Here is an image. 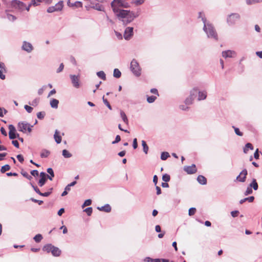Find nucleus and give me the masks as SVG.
I'll use <instances>...</instances> for the list:
<instances>
[{
    "label": "nucleus",
    "instance_id": "1",
    "mask_svg": "<svg viewBox=\"0 0 262 262\" xmlns=\"http://www.w3.org/2000/svg\"><path fill=\"white\" fill-rule=\"evenodd\" d=\"M111 6L116 16L123 19L122 21L125 25L132 22L136 17L133 12L120 9L121 7H127L126 4L122 0H114L111 3Z\"/></svg>",
    "mask_w": 262,
    "mask_h": 262
},
{
    "label": "nucleus",
    "instance_id": "2",
    "mask_svg": "<svg viewBox=\"0 0 262 262\" xmlns=\"http://www.w3.org/2000/svg\"><path fill=\"white\" fill-rule=\"evenodd\" d=\"M11 6L13 8L18 9L20 11H23L26 9L27 11L29 10L31 4L27 6L23 2L18 0H13L11 2Z\"/></svg>",
    "mask_w": 262,
    "mask_h": 262
},
{
    "label": "nucleus",
    "instance_id": "3",
    "mask_svg": "<svg viewBox=\"0 0 262 262\" xmlns=\"http://www.w3.org/2000/svg\"><path fill=\"white\" fill-rule=\"evenodd\" d=\"M130 69L136 76H139L140 75L141 69L138 62L135 59H133L131 61Z\"/></svg>",
    "mask_w": 262,
    "mask_h": 262
},
{
    "label": "nucleus",
    "instance_id": "4",
    "mask_svg": "<svg viewBox=\"0 0 262 262\" xmlns=\"http://www.w3.org/2000/svg\"><path fill=\"white\" fill-rule=\"evenodd\" d=\"M204 30L206 32L209 37H212L215 39H217V35L213 27L211 25H204Z\"/></svg>",
    "mask_w": 262,
    "mask_h": 262
},
{
    "label": "nucleus",
    "instance_id": "5",
    "mask_svg": "<svg viewBox=\"0 0 262 262\" xmlns=\"http://www.w3.org/2000/svg\"><path fill=\"white\" fill-rule=\"evenodd\" d=\"M32 126H31L29 124L25 122H19L18 124V130L19 132L24 133H30L32 130Z\"/></svg>",
    "mask_w": 262,
    "mask_h": 262
},
{
    "label": "nucleus",
    "instance_id": "6",
    "mask_svg": "<svg viewBox=\"0 0 262 262\" xmlns=\"http://www.w3.org/2000/svg\"><path fill=\"white\" fill-rule=\"evenodd\" d=\"M239 15L237 13H234L230 15L227 19V22L229 25L235 24L239 20Z\"/></svg>",
    "mask_w": 262,
    "mask_h": 262
},
{
    "label": "nucleus",
    "instance_id": "7",
    "mask_svg": "<svg viewBox=\"0 0 262 262\" xmlns=\"http://www.w3.org/2000/svg\"><path fill=\"white\" fill-rule=\"evenodd\" d=\"M9 136L10 139H14L19 137L18 134H16V129L15 127L13 125H9Z\"/></svg>",
    "mask_w": 262,
    "mask_h": 262
},
{
    "label": "nucleus",
    "instance_id": "8",
    "mask_svg": "<svg viewBox=\"0 0 262 262\" xmlns=\"http://www.w3.org/2000/svg\"><path fill=\"white\" fill-rule=\"evenodd\" d=\"M184 170L189 174L195 173L197 171V169L195 164H192L191 166H184Z\"/></svg>",
    "mask_w": 262,
    "mask_h": 262
},
{
    "label": "nucleus",
    "instance_id": "9",
    "mask_svg": "<svg viewBox=\"0 0 262 262\" xmlns=\"http://www.w3.org/2000/svg\"><path fill=\"white\" fill-rule=\"evenodd\" d=\"M247 174V170L246 169H243L239 174L236 177V180L241 182H245Z\"/></svg>",
    "mask_w": 262,
    "mask_h": 262
},
{
    "label": "nucleus",
    "instance_id": "10",
    "mask_svg": "<svg viewBox=\"0 0 262 262\" xmlns=\"http://www.w3.org/2000/svg\"><path fill=\"white\" fill-rule=\"evenodd\" d=\"M133 35V28L127 27L126 28L124 33V37L126 40L129 39Z\"/></svg>",
    "mask_w": 262,
    "mask_h": 262
},
{
    "label": "nucleus",
    "instance_id": "11",
    "mask_svg": "<svg viewBox=\"0 0 262 262\" xmlns=\"http://www.w3.org/2000/svg\"><path fill=\"white\" fill-rule=\"evenodd\" d=\"M72 84L76 88H78L79 86V78L76 75L70 76Z\"/></svg>",
    "mask_w": 262,
    "mask_h": 262
},
{
    "label": "nucleus",
    "instance_id": "12",
    "mask_svg": "<svg viewBox=\"0 0 262 262\" xmlns=\"http://www.w3.org/2000/svg\"><path fill=\"white\" fill-rule=\"evenodd\" d=\"M40 179L39 180V181L38 182V185L40 187H42L45 184L46 180H47V177H48L47 176L46 173L43 172H40Z\"/></svg>",
    "mask_w": 262,
    "mask_h": 262
},
{
    "label": "nucleus",
    "instance_id": "13",
    "mask_svg": "<svg viewBox=\"0 0 262 262\" xmlns=\"http://www.w3.org/2000/svg\"><path fill=\"white\" fill-rule=\"evenodd\" d=\"M235 52L231 50H227L222 52V56L225 58L233 57L235 56Z\"/></svg>",
    "mask_w": 262,
    "mask_h": 262
},
{
    "label": "nucleus",
    "instance_id": "14",
    "mask_svg": "<svg viewBox=\"0 0 262 262\" xmlns=\"http://www.w3.org/2000/svg\"><path fill=\"white\" fill-rule=\"evenodd\" d=\"M68 6L71 7H76V8H81L82 7V3L81 2H76L74 3H71L70 0H69L67 3Z\"/></svg>",
    "mask_w": 262,
    "mask_h": 262
},
{
    "label": "nucleus",
    "instance_id": "15",
    "mask_svg": "<svg viewBox=\"0 0 262 262\" xmlns=\"http://www.w3.org/2000/svg\"><path fill=\"white\" fill-rule=\"evenodd\" d=\"M23 49L28 52H30L33 49V47L30 43L24 42L23 45Z\"/></svg>",
    "mask_w": 262,
    "mask_h": 262
},
{
    "label": "nucleus",
    "instance_id": "16",
    "mask_svg": "<svg viewBox=\"0 0 262 262\" xmlns=\"http://www.w3.org/2000/svg\"><path fill=\"white\" fill-rule=\"evenodd\" d=\"M197 181L200 184L202 185H205L207 183L206 178L202 175H199L198 177Z\"/></svg>",
    "mask_w": 262,
    "mask_h": 262
},
{
    "label": "nucleus",
    "instance_id": "17",
    "mask_svg": "<svg viewBox=\"0 0 262 262\" xmlns=\"http://www.w3.org/2000/svg\"><path fill=\"white\" fill-rule=\"evenodd\" d=\"M54 138L57 143L59 144L61 142V136L59 135V132L56 130L54 135Z\"/></svg>",
    "mask_w": 262,
    "mask_h": 262
},
{
    "label": "nucleus",
    "instance_id": "18",
    "mask_svg": "<svg viewBox=\"0 0 262 262\" xmlns=\"http://www.w3.org/2000/svg\"><path fill=\"white\" fill-rule=\"evenodd\" d=\"M51 253L53 255L55 256H58L61 254V251L59 250V248L54 247L52 249V250H51Z\"/></svg>",
    "mask_w": 262,
    "mask_h": 262
},
{
    "label": "nucleus",
    "instance_id": "19",
    "mask_svg": "<svg viewBox=\"0 0 262 262\" xmlns=\"http://www.w3.org/2000/svg\"><path fill=\"white\" fill-rule=\"evenodd\" d=\"M198 94H199V96H198V100H204V99H206V96H207L206 92H205V91L200 92L198 91Z\"/></svg>",
    "mask_w": 262,
    "mask_h": 262
},
{
    "label": "nucleus",
    "instance_id": "20",
    "mask_svg": "<svg viewBox=\"0 0 262 262\" xmlns=\"http://www.w3.org/2000/svg\"><path fill=\"white\" fill-rule=\"evenodd\" d=\"M98 209L100 211H103L106 212H110L111 211V207L109 205H106L101 207H98Z\"/></svg>",
    "mask_w": 262,
    "mask_h": 262
},
{
    "label": "nucleus",
    "instance_id": "21",
    "mask_svg": "<svg viewBox=\"0 0 262 262\" xmlns=\"http://www.w3.org/2000/svg\"><path fill=\"white\" fill-rule=\"evenodd\" d=\"M63 7V2L61 1H59L58 3H57L55 6V9L56 11H60L62 9Z\"/></svg>",
    "mask_w": 262,
    "mask_h": 262
},
{
    "label": "nucleus",
    "instance_id": "22",
    "mask_svg": "<svg viewBox=\"0 0 262 262\" xmlns=\"http://www.w3.org/2000/svg\"><path fill=\"white\" fill-rule=\"evenodd\" d=\"M41 2H45L46 3H50L51 0H32V4L33 5L37 6Z\"/></svg>",
    "mask_w": 262,
    "mask_h": 262
},
{
    "label": "nucleus",
    "instance_id": "23",
    "mask_svg": "<svg viewBox=\"0 0 262 262\" xmlns=\"http://www.w3.org/2000/svg\"><path fill=\"white\" fill-rule=\"evenodd\" d=\"M59 103V101L56 99H53L50 101V105L53 108H57Z\"/></svg>",
    "mask_w": 262,
    "mask_h": 262
},
{
    "label": "nucleus",
    "instance_id": "24",
    "mask_svg": "<svg viewBox=\"0 0 262 262\" xmlns=\"http://www.w3.org/2000/svg\"><path fill=\"white\" fill-rule=\"evenodd\" d=\"M249 149L251 150L253 149V146L252 144L250 143H248L246 144L244 148V152L247 154L248 151Z\"/></svg>",
    "mask_w": 262,
    "mask_h": 262
},
{
    "label": "nucleus",
    "instance_id": "25",
    "mask_svg": "<svg viewBox=\"0 0 262 262\" xmlns=\"http://www.w3.org/2000/svg\"><path fill=\"white\" fill-rule=\"evenodd\" d=\"M120 115H121V117L123 122L126 125H128V119H127V116H126V114H125V113L123 111H121Z\"/></svg>",
    "mask_w": 262,
    "mask_h": 262
},
{
    "label": "nucleus",
    "instance_id": "26",
    "mask_svg": "<svg viewBox=\"0 0 262 262\" xmlns=\"http://www.w3.org/2000/svg\"><path fill=\"white\" fill-rule=\"evenodd\" d=\"M198 89H196V88H194L191 91H190V96L193 98V99H194L196 97V95L198 94Z\"/></svg>",
    "mask_w": 262,
    "mask_h": 262
},
{
    "label": "nucleus",
    "instance_id": "27",
    "mask_svg": "<svg viewBox=\"0 0 262 262\" xmlns=\"http://www.w3.org/2000/svg\"><path fill=\"white\" fill-rule=\"evenodd\" d=\"M47 172L50 174V176L47 174V176L50 180H52V178L54 177L53 170L51 168H49L47 169Z\"/></svg>",
    "mask_w": 262,
    "mask_h": 262
},
{
    "label": "nucleus",
    "instance_id": "28",
    "mask_svg": "<svg viewBox=\"0 0 262 262\" xmlns=\"http://www.w3.org/2000/svg\"><path fill=\"white\" fill-rule=\"evenodd\" d=\"M50 154V151L47 150V149H43L42 150L41 154H40V157L41 158H47L48 157Z\"/></svg>",
    "mask_w": 262,
    "mask_h": 262
},
{
    "label": "nucleus",
    "instance_id": "29",
    "mask_svg": "<svg viewBox=\"0 0 262 262\" xmlns=\"http://www.w3.org/2000/svg\"><path fill=\"white\" fill-rule=\"evenodd\" d=\"M54 246H52L51 244L47 245L43 247V250L46 251L48 253L51 252V250L53 248Z\"/></svg>",
    "mask_w": 262,
    "mask_h": 262
},
{
    "label": "nucleus",
    "instance_id": "30",
    "mask_svg": "<svg viewBox=\"0 0 262 262\" xmlns=\"http://www.w3.org/2000/svg\"><path fill=\"white\" fill-rule=\"evenodd\" d=\"M250 187L251 188L252 187L255 190L258 189V184L255 179L253 180L252 183L250 184Z\"/></svg>",
    "mask_w": 262,
    "mask_h": 262
},
{
    "label": "nucleus",
    "instance_id": "31",
    "mask_svg": "<svg viewBox=\"0 0 262 262\" xmlns=\"http://www.w3.org/2000/svg\"><path fill=\"white\" fill-rule=\"evenodd\" d=\"M113 75L115 77L118 78L121 77V73L118 69H115L114 70Z\"/></svg>",
    "mask_w": 262,
    "mask_h": 262
},
{
    "label": "nucleus",
    "instance_id": "32",
    "mask_svg": "<svg viewBox=\"0 0 262 262\" xmlns=\"http://www.w3.org/2000/svg\"><path fill=\"white\" fill-rule=\"evenodd\" d=\"M142 145L143 147L144 152L147 154L148 151V146H147L146 142L144 140L142 141Z\"/></svg>",
    "mask_w": 262,
    "mask_h": 262
},
{
    "label": "nucleus",
    "instance_id": "33",
    "mask_svg": "<svg viewBox=\"0 0 262 262\" xmlns=\"http://www.w3.org/2000/svg\"><path fill=\"white\" fill-rule=\"evenodd\" d=\"M10 169V166L9 165L6 164L2 167L1 169V172L3 173H5L6 171L9 170Z\"/></svg>",
    "mask_w": 262,
    "mask_h": 262
},
{
    "label": "nucleus",
    "instance_id": "34",
    "mask_svg": "<svg viewBox=\"0 0 262 262\" xmlns=\"http://www.w3.org/2000/svg\"><path fill=\"white\" fill-rule=\"evenodd\" d=\"M254 199V197L253 196H251L249 198H246L243 200H241L240 201V203L243 204L244 202H245V201H249V202H252L253 201Z\"/></svg>",
    "mask_w": 262,
    "mask_h": 262
},
{
    "label": "nucleus",
    "instance_id": "35",
    "mask_svg": "<svg viewBox=\"0 0 262 262\" xmlns=\"http://www.w3.org/2000/svg\"><path fill=\"white\" fill-rule=\"evenodd\" d=\"M169 154L168 152H163L162 154H161V159L162 160H166L169 157Z\"/></svg>",
    "mask_w": 262,
    "mask_h": 262
},
{
    "label": "nucleus",
    "instance_id": "36",
    "mask_svg": "<svg viewBox=\"0 0 262 262\" xmlns=\"http://www.w3.org/2000/svg\"><path fill=\"white\" fill-rule=\"evenodd\" d=\"M97 74L99 78H101L102 79H103L104 80L106 79L105 74L104 72H103V71L98 72L97 73Z\"/></svg>",
    "mask_w": 262,
    "mask_h": 262
},
{
    "label": "nucleus",
    "instance_id": "37",
    "mask_svg": "<svg viewBox=\"0 0 262 262\" xmlns=\"http://www.w3.org/2000/svg\"><path fill=\"white\" fill-rule=\"evenodd\" d=\"M42 239V236L41 234H38L37 235H36L34 237V241L37 242V243H39L41 241V240Z\"/></svg>",
    "mask_w": 262,
    "mask_h": 262
},
{
    "label": "nucleus",
    "instance_id": "38",
    "mask_svg": "<svg viewBox=\"0 0 262 262\" xmlns=\"http://www.w3.org/2000/svg\"><path fill=\"white\" fill-rule=\"evenodd\" d=\"M193 100H194L193 98H192L190 96H189L188 98H187L186 99L185 103L188 105L191 104L192 103Z\"/></svg>",
    "mask_w": 262,
    "mask_h": 262
},
{
    "label": "nucleus",
    "instance_id": "39",
    "mask_svg": "<svg viewBox=\"0 0 262 262\" xmlns=\"http://www.w3.org/2000/svg\"><path fill=\"white\" fill-rule=\"evenodd\" d=\"M156 96H151L147 97V101L148 103H152L156 100Z\"/></svg>",
    "mask_w": 262,
    "mask_h": 262
},
{
    "label": "nucleus",
    "instance_id": "40",
    "mask_svg": "<svg viewBox=\"0 0 262 262\" xmlns=\"http://www.w3.org/2000/svg\"><path fill=\"white\" fill-rule=\"evenodd\" d=\"M6 69L0 70V78L1 79L4 80L5 79V75L4 73H6Z\"/></svg>",
    "mask_w": 262,
    "mask_h": 262
},
{
    "label": "nucleus",
    "instance_id": "41",
    "mask_svg": "<svg viewBox=\"0 0 262 262\" xmlns=\"http://www.w3.org/2000/svg\"><path fill=\"white\" fill-rule=\"evenodd\" d=\"M62 155L65 158H70L72 156V155L66 149H64L62 151Z\"/></svg>",
    "mask_w": 262,
    "mask_h": 262
},
{
    "label": "nucleus",
    "instance_id": "42",
    "mask_svg": "<svg viewBox=\"0 0 262 262\" xmlns=\"http://www.w3.org/2000/svg\"><path fill=\"white\" fill-rule=\"evenodd\" d=\"M92 8L99 11L103 10V7L101 5H100L99 4H96L95 6H93Z\"/></svg>",
    "mask_w": 262,
    "mask_h": 262
},
{
    "label": "nucleus",
    "instance_id": "43",
    "mask_svg": "<svg viewBox=\"0 0 262 262\" xmlns=\"http://www.w3.org/2000/svg\"><path fill=\"white\" fill-rule=\"evenodd\" d=\"M196 212V209L195 208H190L188 211V214L190 216L194 215Z\"/></svg>",
    "mask_w": 262,
    "mask_h": 262
},
{
    "label": "nucleus",
    "instance_id": "44",
    "mask_svg": "<svg viewBox=\"0 0 262 262\" xmlns=\"http://www.w3.org/2000/svg\"><path fill=\"white\" fill-rule=\"evenodd\" d=\"M162 180L163 181L167 182L170 180V176L167 174H165L162 176Z\"/></svg>",
    "mask_w": 262,
    "mask_h": 262
},
{
    "label": "nucleus",
    "instance_id": "45",
    "mask_svg": "<svg viewBox=\"0 0 262 262\" xmlns=\"http://www.w3.org/2000/svg\"><path fill=\"white\" fill-rule=\"evenodd\" d=\"M93 209L92 207H88L84 210V211L86 213V214L90 216L92 213Z\"/></svg>",
    "mask_w": 262,
    "mask_h": 262
},
{
    "label": "nucleus",
    "instance_id": "46",
    "mask_svg": "<svg viewBox=\"0 0 262 262\" xmlns=\"http://www.w3.org/2000/svg\"><path fill=\"white\" fill-rule=\"evenodd\" d=\"M233 128L234 129L235 133L237 135L239 136H242L243 135V134L241 132H240L239 128L235 127L234 126H233Z\"/></svg>",
    "mask_w": 262,
    "mask_h": 262
},
{
    "label": "nucleus",
    "instance_id": "47",
    "mask_svg": "<svg viewBox=\"0 0 262 262\" xmlns=\"http://www.w3.org/2000/svg\"><path fill=\"white\" fill-rule=\"evenodd\" d=\"M45 112H38L37 114V118L39 119H42L45 116Z\"/></svg>",
    "mask_w": 262,
    "mask_h": 262
},
{
    "label": "nucleus",
    "instance_id": "48",
    "mask_svg": "<svg viewBox=\"0 0 262 262\" xmlns=\"http://www.w3.org/2000/svg\"><path fill=\"white\" fill-rule=\"evenodd\" d=\"M103 101L104 102V103L108 107V108L110 109V110H112V107L110 104V103L108 102V101L106 99H105L104 98V97L103 96Z\"/></svg>",
    "mask_w": 262,
    "mask_h": 262
},
{
    "label": "nucleus",
    "instance_id": "49",
    "mask_svg": "<svg viewBox=\"0 0 262 262\" xmlns=\"http://www.w3.org/2000/svg\"><path fill=\"white\" fill-rule=\"evenodd\" d=\"M262 0H246L247 3L249 5H251L256 3H259Z\"/></svg>",
    "mask_w": 262,
    "mask_h": 262
},
{
    "label": "nucleus",
    "instance_id": "50",
    "mask_svg": "<svg viewBox=\"0 0 262 262\" xmlns=\"http://www.w3.org/2000/svg\"><path fill=\"white\" fill-rule=\"evenodd\" d=\"M92 203V201L90 199L86 200L85 201L84 204L82 205V207H84L85 206H90Z\"/></svg>",
    "mask_w": 262,
    "mask_h": 262
},
{
    "label": "nucleus",
    "instance_id": "51",
    "mask_svg": "<svg viewBox=\"0 0 262 262\" xmlns=\"http://www.w3.org/2000/svg\"><path fill=\"white\" fill-rule=\"evenodd\" d=\"M24 107L25 110L27 111V112L29 113H31L33 110V108L31 106H29L28 105H25Z\"/></svg>",
    "mask_w": 262,
    "mask_h": 262
},
{
    "label": "nucleus",
    "instance_id": "52",
    "mask_svg": "<svg viewBox=\"0 0 262 262\" xmlns=\"http://www.w3.org/2000/svg\"><path fill=\"white\" fill-rule=\"evenodd\" d=\"M252 193V190L251 188L250 187H248L247 188V190H246V191L245 192V195H247Z\"/></svg>",
    "mask_w": 262,
    "mask_h": 262
},
{
    "label": "nucleus",
    "instance_id": "53",
    "mask_svg": "<svg viewBox=\"0 0 262 262\" xmlns=\"http://www.w3.org/2000/svg\"><path fill=\"white\" fill-rule=\"evenodd\" d=\"M21 174L23 175L24 177H26L28 180H30L32 178V177L30 176L27 172H21Z\"/></svg>",
    "mask_w": 262,
    "mask_h": 262
},
{
    "label": "nucleus",
    "instance_id": "54",
    "mask_svg": "<svg viewBox=\"0 0 262 262\" xmlns=\"http://www.w3.org/2000/svg\"><path fill=\"white\" fill-rule=\"evenodd\" d=\"M120 140H121L120 136L119 135H117L116 137L115 140L113 141L112 143L116 144L117 143H118L119 141H120Z\"/></svg>",
    "mask_w": 262,
    "mask_h": 262
},
{
    "label": "nucleus",
    "instance_id": "55",
    "mask_svg": "<svg viewBox=\"0 0 262 262\" xmlns=\"http://www.w3.org/2000/svg\"><path fill=\"white\" fill-rule=\"evenodd\" d=\"M54 11H56L55 9L54 6L50 7L47 9V12H49V13H52V12H53Z\"/></svg>",
    "mask_w": 262,
    "mask_h": 262
},
{
    "label": "nucleus",
    "instance_id": "56",
    "mask_svg": "<svg viewBox=\"0 0 262 262\" xmlns=\"http://www.w3.org/2000/svg\"><path fill=\"white\" fill-rule=\"evenodd\" d=\"M16 157H17V159H18V160L20 163H23V162L24 159L23 156L21 155H18Z\"/></svg>",
    "mask_w": 262,
    "mask_h": 262
},
{
    "label": "nucleus",
    "instance_id": "57",
    "mask_svg": "<svg viewBox=\"0 0 262 262\" xmlns=\"http://www.w3.org/2000/svg\"><path fill=\"white\" fill-rule=\"evenodd\" d=\"M133 146L134 149H136L138 147L137 139L135 138L133 140Z\"/></svg>",
    "mask_w": 262,
    "mask_h": 262
},
{
    "label": "nucleus",
    "instance_id": "58",
    "mask_svg": "<svg viewBox=\"0 0 262 262\" xmlns=\"http://www.w3.org/2000/svg\"><path fill=\"white\" fill-rule=\"evenodd\" d=\"M31 174L34 177H36L38 176L39 173L37 170H33L31 171Z\"/></svg>",
    "mask_w": 262,
    "mask_h": 262
},
{
    "label": "nucleus",
    "instance_id": "59",
    "mask_svg": "<svg viewBox=\"0 0 262 262\" xmlns=\"http://www.w3.org/2000/svg\"><path fill=\"white\" fill-rule=\"evenodd\" d=\"M63 68H64V65L62 63L60 64L59 66V67L58 68V69H57V73H59V72H61L63 69Z\"/></svg>",
    "mask_w": 262,
    "mask_h": 262
},
{
    "label": "nucleus",
    "instance_id": "60",
    "mask_svg": "<svg viewBox=\"0 0 262 262\" xmlns=\"http://www.w3.org/2000/svg\"><path fill=\"white\" fill-rule=\"evenodd\" d=\"M45 89V86H43L41 88L39 89L38 91V94L39 95H41L43 94Z\"/></svg>",
    "mask_w": 262,
    "mask_h": 262
},
{
    "label": "nucleus",
    "instance_id": "61",
    "mask_svg": "<svg viewBox=\"0 0 262 262\" xmlns=\"http://www.w3.org/2000/svg\"><path fill=\"white\" fill-rule=\"evenodd\" d=\"M3 111H4L5 114H6L7 113V111L5 109H3L2 107H0V116L1 117L4 116Z\"/></svg>",
    "mask_w": 262,
    "mask_h": 262
},
{
    "label": "nucleus",
    "instance_id": "62",
    "mask_svg": "<svg viewBox=\"0 0 262 262\" xmlns=\"http://www.w3.org/2000/svg\"><path fill=\"white\" fill-rule=\"evenodd\" d=\"M12 143L16 148H18L19 147V143H18V142L17 140H13L12 141Z\"/></svg>",
    "mask_w": 262,
    "mask_h": 262
},
{
    "label": "nucleus",
    "instance_id": "63",
    "mask_svg": "<svg viewBox=\"0 0 262 262\" xmlns=\"http://www.w3.org/2000/svg\"><path fill=\"white\" fill-rule=\"evenodd\" d=\"M1 132L2 134H3V135H4L5 136H7V133L5 129L3 127H2L1 128Z\"/></svg>",
    "mask_w": 262,
    "mask_h": 262
},
{
    "label": "nucleus",
    "instance_id": "64",
    "mask_svg": "<svg viewBox=\"0 0 262 262\" xmlns=\"http://www.w3.org/2000/svg\"><path fill=\"white\" fill-rule=\"evenodd\" d=\"M258 149H257L254 154V157L256 159H259Z\"/></svg>",
    "mask_w": 262,
    "mask_h": 262
}]
</instances>
